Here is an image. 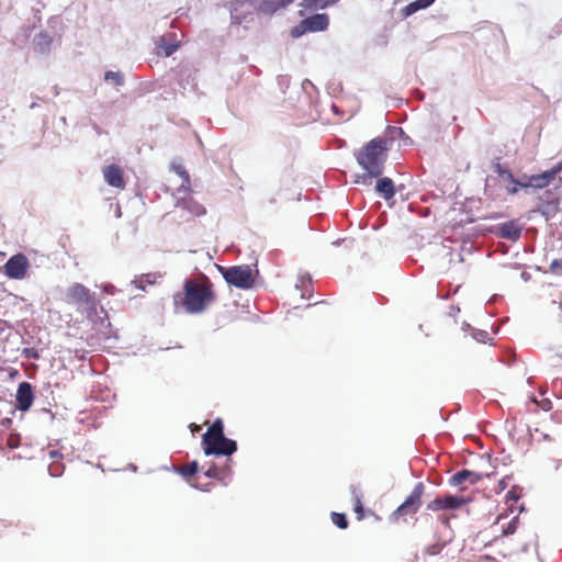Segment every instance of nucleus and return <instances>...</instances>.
<instances>
[{"label":"nucleus","mask_w":562,"mask_h":562,"mask_svg":"<svg viewBox=\"0 0 562 562\" xmlns=\"http://www.w3.org/2000/svg\"><path fill=\"white\" fill-rule=\"evenodd\" d=\"M173 304L177 310L188 314L203 313L216 299L213 283L205 276L184 281L183 290L173 295Z\"/></svg>","instance_id":"obj_1"},{"label":"nucleus","mask_w":562,"mask_h":562,"mask_svg":"<svg viewBox=\"0 0 562 562\" xmlns=\"http://www.w3.org/2000/svg\"><path fill=\"white\" fill-rule=\"evenodd\" d=\"M387 158L386 140L381 137L371 139L357 154V162L371 177H380Z\"/></svg>","instance_id":"obj_2"},{"label":"nucleus","mask_w":562,"mask_h":562,"mask_svg":"<svg viewBox=\"0 0 562 562\" xmlns=\"http://www.w3.org/2000/svg\"><path fill=\"white\" fill-rule=\"evenodd\" d=\"M202 446L206 456H232L237 450L235 440L224 436V425L221 418H216L207 428L202 438Z\"/></svg>","instance_id":"obj_3"},{"label":"nucleus","mask_w":562,"mask_h":562,"mask_svg":"<svg viewBox=\"0 0 562 562\" xmlns=\"http://www.w3.org/2000/svg\"><path fill=\"white\" fill-rule=\"evenodd\" d=\"M224 280L238 289L247 290L254 286L255 277L249 266H233L229 268L220 267Z\"/></svg>","instance_id":"obj_4"},{"label":"nucleus","mask_w":562,"mask_h":562,"mask_svg":"<svg viewBox=\"0 0 562 562\" xmlns=\"http://www.w3.org/2000/svg\"><path fill=\"white\" fill-rule=\"evenodd\" d=\"M425 493V484L418 482L415 484L411 494L406 499L394 510L392 518L398 520L401 517L416 514L422 506V497Z\"/></svg>","instance_id":"obj_5"},{"label":"nucleus","mask_w":562,"mask_h":562,"mask_svg":"<svg viewBox=\"0 0 562 562\" xmlns=\"http://www.w3.org/2000/svg\"><path fill=\"white\" fill-rule=\"evenodd\" d=\"M329 24V19L326 13H316L301 21V23L292 29V36L299 37L306 32L325 31Z\"/></svg>","instance_id":"obj_6"},{"label":"nucleus","mask_w":562,"mask_h":562,"mask_svg":"<svg viewBox=\"0 0 562 562\" xmlns=\"http://www.w3.org/2000/svg\"><path fill=\"white\" fill-rule=\"evenodd\" d=\"M30 263L25 255L16 254L9 258L3 266L5 276L10 279L22 280L25 278Z\"/></svg>","instance_id":"obj_7"},{"label":"nucleus","mask_w":562,"mask_h":562,"mask_svg":"<svg viewBox=\"0 0 562 562\" xmlns=\"http://www.w3.org/2000/svg\"><path fill=\"white\" fill-rule=\"evenodd\" d=\"M66 302L74 305H86L94 307V297L81 283L72 284L66 293Z\"/></svg>","instance_id":"obj_8"},{"label":"nucleus","mask_w":562,"mask_h":562,"mask_svg":"<svg viewBox=\"0 0 562 562\" xmlns=\"http://www.w3.org/2000/svg\"><path fill=\"white\" fill-rule=\"evenodd\" d=\"M464 504L465 499L463 497L443 495L429 502L426 508L430 512L453 510L460 508Z\"/></svg>","instance_id":"obj_9"},{"label":"nucleus","mask_w":562,"mask_h":562,"mask_svg":"<svg viewBox=\"0 0 562 562\" xmlns=\"http://www.w3.org/2000/svg\"><path fill=\"white\" fill-rule=\"evenodd\" d=\"M562 170V162L554 166L552 169L547 170L540 175H533L527 178V184H531L535 189L547 188L555 178V176Z\"/></svg>","instance_id":"obj_10"},{"label":"nucleus","mask_w":562,"mask_h":562,"mask_svg":"<svg viewBox=\"0 0 562 562\" xmlns=\"http://www.w3.org/2000/svg\"><path fill=\"white\" fill-rule=\"evenodd\" d=\"M103 177L105 182L113 188L122 190L126 186L123 169L116 164L106 166L103 169Z\"/></svg>","instance_id":"obj_11"},{"label":"nucleus","mask_w":562,"mask_h":562,"mask_svg":"<svg viewBox=\"0 0 562 562\" xmlns=\"http://www.w3.org/2000/svg\"><path fill=\"white\" fill-rule=\"evenodd\" d=\"M522 226L516 220L507 221L502 223L497 227V234L499 237L516 241L520 238Z\"/></svg>","instance_id":"obj_12"},{"label":"nucleus","mask_w":562,"mask_h":562,"mask_svg":"<svg viewBox=\"0 0 562 562\" xmlns=\"http://www.w3.org/2000/svg\"><path fill=\"white\" fill-rule=\"evenodd\" d=\"M34 401L32 385L29 382H22L16 392V407L20 411H27Z\"/></svg>","instance_id":"obj_13"},{"label":"nucleus","mask_w":562,"mask_h":562,"mask_svg":"<svg viewBox=\"0 0 562 562\" xmlns=\"http://www.w3.org/2000/svg\"><path fill=\"white\" fill-rule=\"evenodd\" d=\"M490 476L488 473H480L471 470H461L454 473L450 479L451 485H461L463 483H470V484H476L480 482L483 477Z\"/></svg>","instance_id":"obj_14"},{"label":"nucleus","mask_w":562,"mask_h":562,"mask_svg":"<svg viewBox=\"0 0 562 562\" xmlns=\"http://www.w3.org/2000/svg\"><path fill=\"white\" fill-rule=\"evenodd\" d=\"M26 526H22L20 522H12L7 520H0V539H18L20 535H26Z\"/></svg>","instance_id":"obj_15"},{"label":"nucleus","mask_w":562,"mask_h":562,"mask_svg":"<svg viewBox=\"0 0 562 562\" xmlns=\"http://www.w3.org/2000/svg\"><path fill=\"white\" fill-rule=\"evenodd\" d=\"M178 206L195 217H200L206 214V209L199 202L194 201L192 198L182 199L180 202H178Z\"/></svg>","instance_id":"obj_16"},{"label":"nucleus","mask_w":562,"mask_h":562,"mask_svg":"<svg viewBox=\"0 0 562 562\" xmlns=\"http://www.w3.org/2000/svg\"><path fill=\"white\" fill-rule=\"evenodd\" d=\"M375 190L386 201L395 195L393 180L387 177H383L378 180Z\"/></svg>","instance_id":"obj_17"},{"label":"nucleus","mask_w":562,"mask_h":562,"mask_svg":"<svg viewBox=\"0 0 562 562\" xmlns=\"http://www.w3.org/2000/svg\"><path fill=\"white\" fill-rule=\"evenodd\" d=\"M294 0H263L259 5V11L265 14H272L279 9L285 8Z\"/></svg>","instance_id":"obj_18"},{"label":"nucleus","mask_w":562,"mask_h":562,"mask_svg":"<svg viewBox=\"0 0 562 562\" xmlns=\"http://www.w3.org/2000/svg\"><path fill=\"white\" fill-rule=\"evenodd\" d=\"M351 495L353 499V510L357 514V519L362 520L364 518V508L362 505V493L360 488L352 486Z\"/></svg>","instance_id":"obj_19"},{"label":"nucleus","mask_w":562,"mask_h":562,"mask_svg":"<svg viewBox=\"0 0 562 562\" xmlns=\"http://www.w3.org/2000/svg\"><path fill=\"white\" fill-rule=\"evenodd\" d=\"M178 77L181 82H186L187 86H189L192 90H195L198 88L195 71H193L190 68H181L178 71Z\"/></svg>","instance_id":"obj_20"},{"label":"nucleus","mask_w":562,"mask_h":562,"mask_svg":"<svg viewBox=\"0 0 562 562\" xmlns=\"http://www.w3.org/2000/svg\"><path fill=\"white\" fill-rule=\"evenodd\" d=\"M229 462H231V460H227L224 468H218L216 465L210 467L205 471V476L211 477V479H216L220 481H224L229 472Z\"/></svg>","instance_id":"obj_21"},{"label":"nucleus","mask_w":562,"mask_h":562,"mask_svg":"<svg viewBox=\"0 0 562 562\" xmlns=\"http://www.w3.org/2000/svg\"><path fill=\"white\" fill-rule=\"evenodd\" d=\"M435 2V0H415L407 4L403 9V14L405 16L412 15L413 13L417 12L418 10L426 9L429 5H431Z\"/></svg>","instance_id":"obj_22"},{"label":"nucleus","mask_w":562,"mask_h":562,"mask_svg":"<svg viewBox=\"0 0 562 562\" xmlns=\"http://www.w3.org/2000/svg\"><path fill=\"white\" fill-rule=\"evenodd\" d=\"M339 0H304V5L307 9L319 10L337 3Z\"/></svg>","instance_id":"obj_23"},{"label":"nucleus","mask_w":562,"mask_h":562,"mask_svg":"<svg viewBox=\"0 0 562 562\" xmlns=\"http://www.w3.org/2000/svg\"><path fill=\"white\" fill-rule=\"evenodd\" d=\"M159 54H162L166 57L171 56L178 48V43H167L161 38V41L157 45Z\"/></svg>","instance_id":"obj_24"},{"label":"nucleus","mask_w":562,"mask_h":562,"mask_svg":"<svg viewBox=\"0 0 562 562\" xmlns=\"http://www.w3.org/2000/svg\"><path fill=\"white\" fill-rule=\"evenodd\" d=\"M171 168L182 178V188L189 189L190 187V176L188 171L184 169V167L181 164L173 162L171 165Z\"/></svg>","instance_id":"obj_25"},{"label":"nucleus","mask_w":562,"mask_h":562,"mask_svg":"<svg viewBox=\"0 0 562 562\" xmlns=\"http://www.w3.org/2000/svg\"><path fill=\"white\" fill-rule=\"evenodd\" d=\"M198 472V463L195 461L187 463L179 468V473L186 477H190Z\"/></svg>","instance_id":"obj_26"},{"label":"nucleus","mask_w":562,"mask_h":562,"mask_svg":"<svg viewBox=\"0 0 562 562\" xmlns=\"http://www.w3.org/2000/svg\"><path fill=\"white\" fill-rule=\"evenodd\" d=\"M331 521L340 529L348 527V520L345 514L331 513Z\"/></svg>","instance_id":"obj_27"},{"label":"nucleus","mask_w":562,"mask_h":562,"mask_svg":"<svg viewBox=\"0 0 562 562\" xmlns=\"http://www.w3.org/2000/svg\"><path fill=\"white\" fill-rule=\"evenodd\" d=\"M104 79L106 81H112L115 86H122L124 81L123 75L116 71L105 72Z\"/></svg>","instance_id":"obj_28"},{"label":"nucleus","mask_w":562,"mask_h":562,"mask_svg":"<svg viewBox=\"0 0 562 562\" xmlns=\"http://www.w3.org/2000/svg\"><path fill=\"white\" fill-rule=\"evenodd\" d=\"M549 272L554 276H562V259H554L549 266Z\"/></svg>","instance_id":"obj_29"},{"label":"nucleus","mask_w":562,"mask_h":562,"mask_svg":"<svg viewBox=\"0 0 562 562\" xmlns=\"http://www.w3.org/2000/svg\"><path fill=\"white\" fill-rule=\"evenodd\" d=\"M373 177H371L369 175V172L367 173H363V175H357L356 176V179H355V183H359V184H371V179Z\"/></svg>","instance_id":"obj_30"},{"label":"nucleus","mask_w":562,"mask_h":562,"mask_svg":"<svg viewBox=\"0 0 562 562\" xmlns=\"http://www.w3.org/2000/svg\"><path fill=\"white\" fill-rule=\"evenodd\" d=\"M441 549H442V546H440V544H432V546L427 547L426 552L429 555H436V554H438L440 552Z\"/></svg>","instance_id":"obj_31"},{"label":"nucleus","mask_w":562,"mask_h":562,"mask_svg":"<svg viewBox=\"0 0 562 562\" xmlns=\"http://www.w3.org/2000/svg\"><path fill=\"white\" fill-rule=\"evenodd\" d=\"M49 473L53 476H59L61 474L60 465L59 464H50L48 467Z\"/></svg>","instance_id":"obj_32"},{"label":"nucleus","mask_w":562,"mask_h":562,"mask_svg":"<svg viewBox=\"0 0 562 562\" xmlns=\"http://www.w3.org/2000/svg\"><path fill=\"white\" fill-rule=\"evenodd\" d=\"M509 178L513 182H515L517 186L521 187V188H529L531 187V184H527V178H522V180H515L513 175L509 173Z\"/></svg>","instance_id":"obj_33"},{"label":"nucleus","mask_w":562,"mask_h":562,"mask_svg":"<svg viewBox=\"0 0 562 562\" xmlns=\"http://www.w3.org/2000/svg\"><path fill=\"white\" fill-rule=\"evenodd\" d=\"M498 485H499V491H503L507 487V481H506V477L502 479L499 482H498Z\"/></svg>","instance_id":"obj_34"},{"label":"nucleus","mask_w":562,"mask_h":562,"mask_svg":"<svg viewBox=\"0 0 562 562\" xmlns=\"http://www.w3.org/2000/svg\"><path fill=\"white\" fill-rule=\"evenodd\" d=\"M438 519L443 524V525H448L449 524V517H447L446 515H440L438 517Z\"/></svg>","instance_id":"obj_35"},{"label":"nucleus","mask_w":562,"mask_h":562,"mask_svg":"<svg viewBox=\"0 0 562 562\" xmlns=\"http://www.w3.org/2000/svg\"><path fill=\"white\" fill-rule=\"evenodd\" d=\"M191 430L192 432H198L201 430V427L199 425H195V424H191Z\"/></svg>","instance_id":"obj_36"},{"label":"nucleus","mask_w":562,"mask_h":562,"mask_svg":"<svg viewBox=\"0 0 562 562\" xmlns=\"http://www.w3.org/2000/svg\"><path fill=\"white\" fill-rule=\"evenodd\" d=\"M515 531V527L513 524L509 525L508 529L505 531L506 535L513 533Z\"/></svg>","instance_id":"obj_37"},{"label":"nucleus","mask_w":562,"mask_h":562,"mask_svg":"<svg viewBox=\"0 0 562 562\" xmlns=\"http://www.w3.org/2000/svg\"><path fill=\"white\" fill-rule=\"evenodd\" d=\"M516 192H517V189H516V188H513V189H510V190H509V193H512V194H514V193H516Z\"/></svg>","instance_id":"obj_38"},{"label":"nucleus","mask_w":562,"mask_h":562,"mask_svg":"<svg viewBox=\"0 0 562 562\" xmlns=\"http://www.w3.org/2000/svg\"><path fill=\"white\" fill-rule=\"evenodd\" d=\"M57 454H58V453H57L56 451H52V452H50V456H52V457H56Z\"/></svg>","instance_id":"obj_39"}]
</instances>
